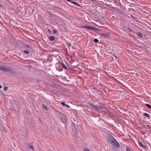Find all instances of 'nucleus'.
Listing matches in <instances>:
<instances>
[{
	"instance_id": "f257e3e1",
	"label": "nucleus",
	"mask_w": 151,
	"mask_h": 151,
	"mask_svg": "<svg viewBox=\"0 0 151 151\" xmlns=\"http://www.w3.org/2000/svg\"><path fill=\"white\" fill-rule=\"evenodd\" d=\"M109 142L115 147L119 148V144L116 140L113 137H109Z\"/></svg>"
},
{
	"instance_id": "f03ea898",
	"label": "nucleus",
	"mask_w": 151,
	"mask_h": 151,
	"mask_svg": "<svg viewBox=\"0 0 151 151\" xmlns=\"http://www.w3.org/2000/svg\"><path fill=\"white\" fill-rule=\"evenodd\" d=\"M0 69L4 71L12 72H13L12 68H6L4 66H2L0 65Z\"/></svg>"
},
{
	"instance_id": "7ed1b4c3",
	"label": "nucleus",
	"mask_w": 151,
	"mask_h": 151,
	"mask_svg": "<svg viewBox=\"0 0 151 151\" xmlns=\"http://www.w3.org/2000/svg\"><path fill=\"white\" fill-rule=\"evenodd\" d=\"M83 27L85 28L88 29H93V30H95L96 29L95 28L92 26H84Z\"/></svg>"
},
{
	"instance_id": "20e7f679",
	"label": "nucleus",
	"mask_w": 151,
	"mask_h": 151,
	"mask_svg": "<svg viewBox=\"0 0 151 151\" xmlns=\"http://www.w3.org/2000/svg\"><path fill=\"white\" fill-rule=\"evenodd\" d=\"M93 89L95 90L94 91L95 92L97 93L99 95H101V92L99 90H97L95 88H94Z\"/></svg>"
},
{
	"instance_id": "39448f33",
	"label": "nucleus",
	"mask_w": 151,
	"mask_h": 151,
	"mask_svg": "<svg viewBox=\"0 0 151 151\" xmlns=\"http://www.w3.org/2000/svg\"><path fill=\"white\" fill-rule=\"evenodd\" d=\"M61 119L62 122L64 123H65L66 122V120L65 118L64 117L62 116L61 117Z\"/></svg>"
},
{
	"instance_id": "423d86ee",
	"label": "nucleus",
	"mask_w": 151,
	"mask_h": 151,
	"mask_svg": "<svg viewBox=\"0 0 151 151\" xmlns=\"http://www.w3.org/2000/svg\"><path fill=\"white\" fill-rule=\"evenodd\" d=\"M114 115L115 116H114L113 117L111 116L113 119H116V118L117 117V114L116 113H114Z\"/></svg>"
},
{
	"instance_id": "0eeeda50",
	"label": "nucleus",
	"mask_w": 151,
	"mask_h": 151,
	"mask_svg": "<svg viewBox=\"0 0 151 151\" xmlns=\"http://www.w3.org/2000/svg\"><path fill=\"white\" fill-rule=\"evenodd\" d=\"M61 104H62L63 105V106H66L67 107H68V108H69L70 107V106H69L68 105H66V104H65V103L64 102H62V103H61Z\"/></svg>"
},
{
	"instance_id": "6e6552de",
	"label": "nucleus",
	"mask_w": 151,
	"mask_h": 151,
	"mask_svg": "<svg viewBox=\"0 0 151 151\" xmlns=\"http://www.w3.org/2000/svg\"><path fill=\"white\" fill-rule=\"evenodd\" d=\"M61 65H62V66L65 69H67V68L66 67V66L65 65V64L64 63H61Z\"/></svg>"
},
{
	"instance_id": "1a4fd4ad",
	"label": "nucleus",
	"mask_w": 151,
	"mask_h": 151,
	"mask_svg": "<svg viewBox=\"0 0 151 151\" xmlns=\"http://www.w3.org/2000/svg\"><path fill=\"white\" fill-rule=\"evenodd\" d=\"M55 37L54 36H51L50 37V39L51 40H55Z\"/></svg>"
},
{
	"instance_id": "9d476101",
	"label": "nucleus",
	"mask_w": 151,
	"mask_h": 151,
	"mask_svg": "<svg viewBox=\"0 0 151 151\" xmlns=\"http://www.w3.org/2000/svg\"><path fill=\"white\" fill-rule=\"evenodd\" d=\"M137 34L138 36L142 38L143 37V35L142 33H137Z\"/></svg>"
},
{
	"instance_id": "9b49d317",
	"label": "nucleus",
	"mask_w": 151,
	"mask_h": 151,
	"mask_svg": "<svg viewBox=\"0 0 151 151\" xmlns=\"http://www.w3.org/2000/svg\"><path fill=\"white\" fill-rule=\"evenodd\" d=\"M145 105L148 108L151 109V106L149 104H146Z\"/></svg>"
},
{
	"instance_id": "f8f14e48",
	"label": "nucleus",
	"mask_w": 151,
	"mask_h": 151,
	"mask_svg": "<svg viewBox=\"0 0 151 151\" xmlns=\"http://www.w3.org/2000/svg\"><path fill=\"white\" fill-rule=\"evenodd\" d=\"M71 2L72 3H73V4H75L77 6H80V5L78 4H77L76 2H75L72 1H71Z\"/></svg>"
},
{
	"instance_id": "ddd939ff",
	"label": "nucleus",
	"mask_w": 151,
	"mask_h": 151,
	"mask_svg": "<svg viewBox=\"0 0 151 151\" xmlns=\"http://www.w3.org/2000/svg\"><path fill=\"white\" fill-rule=\"evenodd\" d=\"M144 115L147 117L149 118L150 116L147 113H144Z\"/></svg>"
},
{
	"instance_id": "4468645a",
	"label": "nucleus",
	"mask_w": 151,
	"mask_h": 151,
	"mask_svg": "<svg viewBox=\"0 0 151 151\" xmlns=\"http://www.w3.org/2000/svg\"><path fill=\"white\" fill-rule=\"evenodd\" d=\"M117 18V16L115 15V16H112V19H116Z\"/></svg>"
},
{
	"instance_id": "2eb2a0df",
	"label": "nucleus",
	"mask_w": 151,
	"mask_h": 151,
	"mask_svg": "<svg viewBox=\"0 0 151 151\" xmlns=\"http://www.w3.org/2000/svg\"><path fill=\"white\" fill-rule=\"evenodd\" d=\"M24 52L26 54H28L29 53V52L27 50H24Z\"/></svg>"
},
{
	"instance_id": "dca6fc26",
	"label": "nucleus",
	"mask_w": 151,
	"mask_h": 151,
	"mask_svg": "<svg viewBox=\"0 0 151 151\" xmlns=\"http://www.w3.org/2000/svg\"><path fill=\"white\" fill-rule=\"evenodd\" d=\"M8 88V87L7 86H5L4 88V90L6 91Z\"/></svg>"
},
{
	"instance_id": "f3484780",
	"label": "nucleus",
	"mask_w": 151,
	"mask_h": 151,
	"mask_svg": "<svg viewBox=\"0 0 151 151\" xmlns=\"http://www.w3.org/2000/svg\"><path fill=\"white\" fill-rule=\"evenodd\" d=\"M139 144L143 147H144L145 148V146L142 144L141 142H139Z\"/></svg>"
},
{
	"instance_id": "a211bd4d",
	"label": "nucleus",
	"mask_w": 151,
	"mask_h": 151,
	"mask_svg": "<svg viewBox=\"0 0 151 151\" xmlns=\"http://www.w3.org/2000/svg\"><path fill=\"white\" fill-rule=\"evenodd\" d=\"M93 41L95 42H98V40L97 39H94Z\"/></svg>"
},
{
	"instance_id": "6ab92c4d",
	"label": "nucleus",
	"mask_w": 151,
	"mask_h": 151,
	"mask_svg": "<svg viewBox=\"0 0 151 151\" xmlns=\"http://www.w3.org/2000/svg\"><path fill=\"white\" fill-rule=\"evenodd\" d=\"M104 115H109V112H108V113H107V112L106 111H104Z\"/></svg>"
},
{
	"instance_id": "aec40b11",
	"label": "nucleus",
	"mask_w": 151,
	"mask_h": 151,
	"mask_svg": "<svg viewBox=\"0 0 151 151\" xmlns=\"http://www.w3.org/2000/svg\"><path fill=\"white\" fill-rule=\"evenodd\" d=\"M104 37L106 36V37H107L109 36V33H107L106 34H104Z\"/></svg>"
},
{
	"instance_id": "412c9836",
	"label": "nucleus",
	"mask_w": 151,
	"mask_h": 151,
	"mask_svg": "<svg viewBox=\"0 0 151 151\" xmlns=\"http://www.w3.org/2000/svg\"><path fill=\"white\" fill-rule=\"evenodd\" d=\"M126 151H131L130 148L128 147L126 148Z\"/></svg>"
},
{
	"instance_id": "4be33fe9",
	"label": "nucleus",
	"mask_w": 151,
	"mask_h": 151,
	"mask_svg": "<svg viewBox=\"0 0 151 151\" xmlns=\"http://www.w3.org/2000/svg\"><path fill=\"white\" fill-rule=\"evenodd\" d=\"M43 106L47 110H48V109H47V108L46 106H45L43 104Z\"/></svg>"
},
{
	"instance_id": "5701e85b",
	"label": "nucleus",
	"mask_w": 151,
	"mask_h": 151,
	"mask_svg": "<svg viewBox=\"0 0 151 151\" xmlns=\"http://www.w3.org/2000/svg\"><path fill=\"white\" fill-rule=\"evenodd\" d=\"M29 146L32 150L34 149V147L32 146V145H29Z\"/></svg>"
},
{
	"instance_id": "b1692460",
	"label": "nucleus",
	"mask_w": 151,
	"mask_h": 151,
	"mask_svg": "<svg viewBox=\"0 0 151 151\" xmlns=\"http://www.w3.org/2000/svg\"><path fill=\"white\" fill-rule=\"evenodd\" d=\"M84 151H90L88 149L85 148L84 149Z\"/></svg>"
},
{
	"instance_id": "393cba45",
	"label": "nucleus",
	"mask_w": 151,
	"mask_h": 151,
	"mask_svg": "<svg viewBox=\"0 0 151 151\" xmlns=\"http://www.w3.org/2000/svg\"><path fill=\"white\" fill-rule=\"evenodd\" d=\"M53 32L54 33H56L57 32V30H53Z\"/></svg>"
},
{
	"instance_id": "a878e982",
	"label": "nucleus",
	"mask_w": 151,
	"mask_h": 151,
	"mask_svg": "<svg viewBox=\"0 0 151 151\" xmlns=\"http://www.w3.org/2000/svg\"><path fill=\"white\" fill-rule=\"evenodd\" d=\"M90 104L92 106H94V107H96V106L93 105V104H93V103H91Z\"/></svg>"
},
{
	"instance_id": "bb28decb",
	"label": "nucleus",
	"mask_w": 151,
	"mask_h": 151,
	"mask_svg": "<svg viewBox=\"0 0 151 151\" xmlns=\"http://www.w3.org/2000/svg\"><path fill=\"white\" fill-rule=\"evenodd\" d=\"M26 46L27 47H29V46L28 45H27Z\"/></svg>"
},
{
	"instance_id": "cd10ccee",
	"label": "nucleus",
	"mask_w": 151,
	"mask_h": 151,
	"mask_svg": "<svg viewBox=\"0 0 151 151\" xmlns=\"http://www.w3.org/2000/svg\"><path fill=\"white\" fill-rule=\"evenodd\" d=\"M68 45H69V46H71L70 44V43H68Z\"/></svg>"
},
{
	"instance_id": "c85d7f7f",
	"label": "nucleus",
	"mask_w": 151,
	"mask_h": 151,
	"mask_svg": "<svg viewBox=\"0 0 151 151\" xmlns=\"http://www.w3.org/2000/svg\"><path fill=\"white\" fill-rule=\"evenodd\" d=\"M2 88V86L0 85V88Z\"/></svg>"
},
{
	"instance_id": "c756f323",
	"label": "nucleus",
	"mask_w": 151,
	"mask_h": 151,
	"mask_svg": "<svg viewBox=\"0 0 151 151\" xmlns=\"http://www.w3.org/2000/svg\"><path fill=\"white\" fill-rule=\"evenodd\" d=\"M67 1H70V2H71V1H70V0H66Z\"/></svg>"
},
{
	"instance_id": "7c9ffc66",
	"label": "nucleus",
	"mask_w": 151,
	"mask_h": 151,
	"mask_svg": "<svg viewBox=\"0 0 151 151\" xmlns=\"http://www.w3.org/2000/svg\"><path fill=\"white\" fill-rule=\"evenodd\" d=\"M1 7V6L0 4V7Z\"/></svg>"
}]
</instances>
